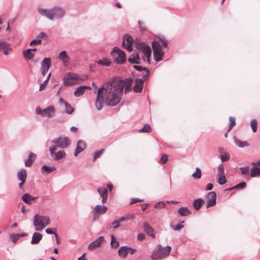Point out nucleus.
<instances>
[{
  "instance_id": "obj_1",
  "label": "nucleus",
  "mask_w": 260,
  "mask_h": 260,
  "mask_svg": "<svg viewBox=\"0 0 260 260\" xmlns=\"http://www.w3.org/2000/svg\"><path fill=\"white\" fill-rule=\"evenodd\" d=\"M133 81L132 78H128L125 80H121L109 87V89L107 90L109 94L106 98L108 104L111 107L117 105L121 99L124 85H131Z\"/></svg>"
},
{
  "instance_id": "obj_2",
  "label": "nucleus",
  "mask_w": 260,
  "mask_h": 260,
  "mask_svg": "<svg viewBox=\"0 0 260 260\" xmlns=\"http://www.w3.org/2000/svg\"><path fill=\"white\" fill-rule=\"evenodd\" d=\"M37 10L40 15L52 21L61 19L65 15L64 10L60 7H55L50 9L39 8Z\"/></svg>"
},
{
  "instance_id": "obj_3",
  "label": "nucleus",
  "mask_w": 260,
  "mask_h": 260,
  "mask_svg": "<svg viewBox=\"0 0 260 260\" xmlns=\"http://www.w3.org/2000/svg\"><path fill=\"white\" fill-rule=\"evenodd\" d=\"M50 223V219L48 216L36 214L33 219V225L37 231H41Z\"/></svg>"
},
{
  "instance_id": "obj_4",
  "label": "nucleus",
  "mask_w": 260,
  "mask_h": 260,
  "mask_svg": "<svg viewBox=\"0 0 260 260\" xmlns=\"http://www.w3.org/2000/svg\"><path fill=\"white\" fill-rule=\"evenodd\" d=\"M171 247L167 246L163 248L161 245L158 244L154 249L151 258L152 260H159L168 256L171 252Z\"/></svg>"
},
{
  "instance_id": "obj_5",
  "label": "nucleus",
  "mask_w": 260,
  "mask_h": 260,
  "mask_svg": "<svg viewBox=\"0 0 260 260\" xmlns=\"http://www.w3.org/2000/svg\"><path fill=\"white\" fill-rule=\"evenodd\" d=\"M108 89H109V87L105 88L103 86L98 89V94L95 103V105L98 110H101L103 108L104 100L106 105L111 106L108 104L106 99L107 95L108 94L107 92Z\"/></svg>"
},
{
  "instance_id": "obj_6",
  "label": "nucleus",
  "mask_w": 260,
  "mask_h": 260,
  "mask_svg": "<svg viewBox=\"0 0 260 260\" xmlns=\"http://www.w3.org/2000/svg\"><path fill=\"white\" fill-rule=\"evenodd\" d=\"M53 145L51 146H55L56 148L61 149L67 148L71 144L69 138L64 136H60L51 141Z\"/></svg>"
},
{
  "instance_id": "obj_7",
  "label": "nucleus",
  "mask_w": 260,
  "mask_h": 260,
  "mask_svg": "<svg viewBox=\"0 0 260 260\" xmlns=\"http://www.w3.org/2000/svg\"><path fill=\"white\" fill-rule=\"evenodd\" d=\"M111 55L114 61L117 64H123L125 62L126 55L125 53L118 47H115L111 51Z\"/></svg>"
},
{
  "instance_id": "obj_8",
  "label": "nucleus",
  "mask_w": 260,
  "mask_h": 260,
  "mask_svg": "<svg viewBox=\"0 0 260 260\" xmlns=\"http://www.w3.org/2000/svg\"><path fill=\"white\" fill-rule=\"evenodd\" d=\"M80 79V75L75 73H68L63 77V84L66 86H71Z\"/></svg>"
},
{
  "instance_id": "obj_9",
  "label": "nucleus",
  "mask_w": 260,
  "mask_h": 260,
  "mask_svg": "<svg viewBox=\"0 0 260 260\" xmlns=\"http://www.w3.org/2000/svg\"><path fill=\"white\" fill-rule=\"evenodd\" d=\"M55 108L53 106L50 105L47 108L42 109L40 107H37L36 109V112L38 115H41L42 116L51 118L53 116L55 113Z\"/></svg>"
},
{
  "instance_id": "obj_10",
  "label": "nucleus",
  "mask_w": 260,
  "mask_h": 260,
  "mask_svg": "<svg viewBox=\"0 0 260 260\" xmlns=\"http://www.w3.org/2000/svg\"><path fill=\"white\" fill-rule=\"evenodd\" d=\"M56 149L55 146H50L49 148L50 156L53 160H59L66 157L67 154L64 150H59L56 152Z\"/></svg>"
},
{
  "instance_id": "obj_11",
  "label": "nucleus",
  "mask_w": 260,
  "mask_h": 260,
  "mask_svg": "<svg viewBox=\"0 0 260 260\" xmlns=\"http://www.w3.org/2000/svg\"><path fill=\"white\" fill-rule=\"evenodd\" d=\"M27 172L24 169H21L17 173V178L21 182L19 183L18 186L20 189H22L27 178Z\"/></svg>"
},
{
  "instance_id": "obj_12",
  "label": "nucleus",
  "mask_w": 260,
  "mask_h": 260,
  "mask_svg": "<svg viewBox=\"0 0 260 260\" xmlns=\"http://www.w3.org/2000/svg\"><path fill=\"white\" fill-rule=\"evenodd\" d=\"M133 39L130 35H125L123 37L122 46H123L128 52H131L133 50Z\"/></svg>"
},
{
  "instance_id": "obj_13",
  "label": "nucleus",
  "mask_w": 260,
  "mask_h": 260,
  "mask_svg": "<svg viewBox=\"0 0 260 260\" xmlns=\"http://www.w3.org/2000/svg\"><path fill=\"white\" fill-rule=\"evenodd\" d=\"M207 208L214 206L216 203V194L214 191H210L207 194Z\"/></svg>"
},
{
  "instance_id": "obj_14",
  "label": "nucleus",
  "mask_w": 260,
  "mask_h": 260,
  "mask_svg": "<svg viewBox=\"0 0 260 260\" xmlns=\"http://www.w3.org/2000/svg\"><path fill=\"white\" fill-rule=\"evenodd\" d=\"M11 51L12 48L10 44L3 40L0 42V52H2L4 55H7Z\"/></svg>"
},
{
  "instance_id": "obj_15",
  "label": "nucleus",
  "mask_w": 260,
  "mask_h": 260,
  "mask_svg": "<svg viewBox=\"0 0 260 260\" xmlns=\"http://www.w3.org/2000/svg\"><path fill=\"white\" fill-rule=\"evenodd\" d=\"M146 80L143 77L141 79L136 78L135 80V84L133 87L134 91L137 93L141 92L143 87L144 82Z\"/></svg>"
},
{
  "instance_id": "obj_16",
  "label": "nucleus",
  "mask_w": 260,
  "mask_h": 260,
  "mask_svg": "<svg viewBox=\"0 0 260 260\" xmlns=\"http://www.w3.org/2000/svg\"><path fill=\"white\" fill-rule=\"evenodd\" d=\"M136 48L140 49L144 53V55L151 54V49L150 46L146 45L144 43H140L136 44Z\"/></svg>"
},
{
  "instance_id": "obj_17",
  "label": "nucleus",
  "mask_w": 260,
  "mask_h": 260,
  "mask_svg": "<svg viewBox=\"0 0 260 260\" xmlns=\"http://www.w3.org/2000/svg\"><path fill=\"white\" fill-rule=\"evenodd\" d=\"M105 241V238L103 236L99 237L97 239L90 243L88 247V249L92 250L94 248L100 247L101 243Z\"/></svg>"
},
{
  "instance_id": "obj_18",
  "label": "nucleus",
  "mask_w": 260,
  "mask_h": 260,
  "mask_svg": "<svg viewBox=\"0 0 260 260\" xmlns=\"http://www.w3.org/2000/svg\"><path fill=\"white\" fill-rule=\"evenodd\" d=\"M86 143L83 140H79L75 149L74 155L77 156L79 153L82 152L86 148Z\"/></svg>"
},
{
  "instance_id": "obj_19",
  "label": "nucleus",
  "mask_w": 260,
  "mask_h": 260,
  "mask_svg": "<svg viewBox=\"0 0 260 260\" xmlns=\"http://www.w3.org/2000/svg\"><path fill=\"white\" fill-rule=\"evenodd\" d=\"M128 61L132 64H139L141 63V58L138 53L134 52L128 57Z\"/></svg>"
},
{
  "instance_id": "obj_20",
  "label": "nucleus",
  "mask_w": 260,
  "mask_h": 260,
  "mask_svg": "<svg viewBox=\"0 0 260 260\" xmlns=\"http://www.w3.org/2000/svg\"><path fill=\"white\" fill-rule=\"evenodd\" d=\"M153 51L154 59L155 61L158 62L162 59V57L165 54V52L162 49L154 50Z\"/></svg>"
},
{
  "instance_id": "obj_21",
  "label": "nucleus",
  "mask_w": 260,
  "mask_h": 260,
  "mask_svg": "<svg viewBox=\"0 0 260 260\" xmlns=\"http://www.w3.org/2000/svg\"><path fill=\"white\" fill-rule=\"evenodd\" d=\"M87 89H91V87L86 85H82L77 88L74 92V95L76 97H79L84 94L85 90Z\"/></svg>"
},
{
  "instance_id": "obj_22",
  "label": "nucleus",
  "mask_w": 260,
  "mask_h": 260,
  "mask_svg": "<svg viewBox=\"0 0 260 260\" xmlns=\"http://www.w3.org/2000/svg\"><path fill=\"white\" fill-rule=\"evenodd\" d=\"M108 208L107 206L104 205H97L94 207L93 209V211L95 213H98L99 215L105 214Z\"/></svg>"
},
{
  "instance_id": "obj_23",
  "label": "nucleus",
  "mask_w": 260,
  "mask_h": 260,
  "mask_svg": "<svg viewBox=\"0 0 260 260\" xmlns=\"http://www.w3.org/2000/svg\"><path fill=\"white\" fill-rule=\"evenodd\" d=\"M144 231L150 237L154 238L155 237L154 229L147 223L143 224Z\"/></svg>"
},
{
  "instance_id": "obj_24",
  "label": "nucleus",
  "mask_w": 260,
  "mask_h": 260,
  "mask_svg": "<svg viewBox=\"0 0 260 260\" xmlns=\"http://www.w3.org/2000/svg\"><path fill=\"white\" fill-rule=\"evenodd\" d=\"M59 103L63 104L66 107V112L68 114H72L74 111V108L71 106V104L68 103L63 99L60 98L59 99Z\"/></svg>"
},
{
  "instance_id": "obj_25",
  "label": "nucleus",
  "mask_w": 260,
  "mask_h": 260,
  "mask_svg": "<svg viewBox=\"0 0 260 260\" xmlns=\"http://www.w3.org/2000/svg\"><path fill=\"white\" fill-rule=\"evenodd\" d=\"M133 68L136 70L138 71L141 72V71H145L146 73L145 74H143L142 76V77L144 78V80H147L149 77V75L150 74L149 70L144 67H142L141 66L134 65L133 66Z\"/></svg>"
},
{
  "instance_id": "obj_26",
  "label": "nucleus",
  "mask_w": 260,
  "mask_h": 260,
  "mask_svg": "<svg viewBox=\"0 0 260 260\" xmlns=\"http://www.w3.org/2000/svg\"><path fill=\"white\" fill-rule=\"evenodd\" d=\"M58 58L61 60L64 65L68 64L70 61V57L67 54L66 51H62L59 54Z\"/></svg>"
},
{
  "instance_id": "obj_27",
  "label": "nucleus",
  "mask_w": 260,
  "mask_h": 260,
  "mask_svg": "<svg viewBox=\"0 0 260 260\" xmlns=\"http://www.w3.org/2000/svg\"><path fill=\"white\" fill-rule=\"evenodd\" d=\"M38 199L37 197H32L28 193H25L22 197V201L26 204H30L31 201H35Z\"/></svg>"
},
{
  "instance_id": "obj_28",
  "label": "nucleus",
  "mask_w": 260,
  "mask_h": 260,
  "mask_svg": "<svg viewBox=\"0 0 260 260\" xmlns=\"http://www.w3.org/2000/svg\"><path fill=\"white\" fill-rule=\"evenodd\" d=\"M42 239V235L40 233L35 232L33 234L31 241V244H38Z\"/></svg>"
},
{
  "instance_id": "obj_29",
  "label": "nucleus",
  "mask_w": 260,
  "mask_h": 260,
  "mask_svg": "<svg viewBox=\"0 0 260 260\" xmlns=\"http://www.w3.org/2000/svg\"><path fill=\"white\" fill-rule=\"evenodd\" d=\"M56 170L55 166H48L44 165L42 167L41 172L44 174H49Z\"/></svg>"
},
{
  "instance_id": "obj_30",
  "label": "nucleus",
  "mask_w": 260,
  "mask_h": 260,
  "mask_svg": "<svg viewBox=\"0 0 260 260\" xmlns=\"http://www.w3.org/2000/svg\"><path fill=\"white\" fill-rule=\"evenodd\" d=\"M204 203V200L202 198H199L193 202V207L196 210H199L203 204Z\"/></svg>"
},
{
  "instance_id": "obj_31",
  "label": "nucleus",
  "mask_w": 260,
  "mask_h": 260,
  "mask_svg": "<svg viewBox=\"0 0 260 260\" xmlns=\"http://www.w3.org/2000/svg\"><path fill=\"white\" fill-rule=\"evenodd\" d=\"M36 154L34 153H30L28 158L25 161V166L26 167H29L31 166L32 162L35 160Z\"/></svg>"
},
{
  "instance_id": "obj_32",
  "label": "nucleus",
  "mask_w": 260,
  "mask_h": 260,
  "mask_svg": "<svg viewBox=\"0 0 260 260\" xmlns=\"http://www.w3.org/2000/svg\"><path fill=\"white\" fill-rule=\"evenodd\" d=\"M51 66V59L49 57H45L41 62V68L50 69Z\"/></svg>"
},
{
  "instance_id": "obj_33",
  "label": "nucleus",
  "mask_w": 260,
  "mask_h": 260,
  "mask_svg": "<svg viewBox=\"0 0 260 260\" xmlns=\"http://www.w3.org/2000/svg\"><path fill=\"white\" fill-rule=\"evenodd\" d=\"M179 214L182 216H187L191 213V211L187 207H182L178 209Z\"/></svg>"
},
{
  "instance_id": "obj_34",
  "label": "nucleus",
  "mask_w": 260,
  "mask_h": 260,
  "mask_svg": "<svg viewBox=\"0 0 260 260\" xmlns=\"http://www.w3.org/2000/svg\"><path fill=\"white\" fill-rule=\"evenodd\" d=\"M118 254L120 257L125 258L128 254L127 246H123L121 247L118 251Z\"/></svg>"
},
{
  "instance_id": "obj_35",
  "label": "nucleus",
  "mask_w": 260,
  "mask_h": 260,
  "mask_svg": "<svg viewBox=\"0 0 260 260\" xmlns=\"http://www.w3.org/2000/svg\"><path fill=\"white\" fill-rule=\"evenodd\" d=\"M23 55L26 59L30 60L34 57L35 54L31 52V49L29 48L23 52Z\"/></svg>"
},
{
  "instance_id": "obj_36",
  "label": "nucleus",
  "mask_w": 260,
  "mask_h": 260,
  "mask_svg": "<svg viewBox=\"0 0 260 260\" xmlns=\"http://www.w3.org/2000/svg\"><path fill=\"white\" fill-rule=\"evenodd\" d=\"M250 176L252 177L260 176V168L255 166L252 167L250 170Z\"/></svg>"
},
{
  "instance_id": "obj_37",
  "label": "nucleus",
  "mask_w": 260,
  "mask_h": 260,
  "mask_svg": "<svg viewBox=\"0 0 260 260\" xmlns=\"http://www.w3.org/2000/svg\"><path fill=\"white\" fill-rule=\"evenodd\" d=\"M234 142L235 144L240 148H244L249 145L246 141H241L237 138H235Z\"/></svg>"
},
{
  "instance_id": "obj_38",
  "label": "nucleus",
  "mask_w": 260,
  "mask_h": 260,
  "mask_svg": "<svg viewBox=\"0 0 260 260\" xmlns=\"http://www.w3.org/2000/svg\"><path fill=\"white\" fill-rule=\"evenodd\" d=\"M98 64L104 67H108L111 64V62L107 58H103L97 61Z\"/></svg>"
},
{
  "instance_id": "obj_39",
  "label": "nucleus",
  "mask_w": 260,
  "mask_h": 260,
  "mask_svg": "<svg viewBox=\"0 0 260 260\" xmlns=\"http://www.w3.org/2000/svg\"><path fill=\"white\" fill-rule=\"evenodd\" d=\"M97 191L100 194L101 197H108V191L107 188H98Z\"/></svg>"
},
{
  "instance_id": "obj_40",
  "label": "nucleus",
  "mask_w": 260,
  "mask_h": 260,
  "mask_svg": "<svg viewBox=\"0 0 260 260\" xmlns=\"http://www.w3.org/2000/svg\"><path fill=\"white\" fill-rule=\"evenodd\" d=\"M202 176V172L200 168L199 167L196 168V172L191 175V177L194 179H200Z\"/></svg>"
},
{
  "instance_id": "obj_41",
  "label": "nucleus",
  "mask_w": 260,
  "mask_h": 260,
  "mask_svg": "<svg viewBox=\"0 0 260 260\" xmlns=\"http://www.w3.org/2000/svg\"><path fill=\"white\" fill-rule=\"evenodd\" d=\"M151 131V127L148 124H145L143 127L139 130L140 133H149Z\"/></svg>"
},
{
  "instance_id": "obj_42",
  "label": "nucleus",
  "mask_w": 260,
  "mask_h": 260,
  "mask_svg": "<svg viewBox=\"0 0 260 260\" xmlns=\"http://www.w3.org/2000/svg\"><path fill=\"white\" fill-rule=\"evenodd\" d=\"M111 245L113 248H117L119 246V242L114 237V236L112 235L111 236Z\"/></svg>"
},
{
  "instance_id": "obj_43",
  "label": "nucleus",
  "mask_w": 260,
  "mask_h": 260,
  "mask_svg": "<svg viewBox=\"0 0 260 260\" xmlns=\"http://www.w3.org/2000/svg\"><path fill=\"white\" fill-rule=\"evenodd\" d=\"M226 182V178L224 175L218 176L217 178V183L220 185H223Z\"/></svg>"
},
{
  "instance_id": "obj_44",
  "label": "nucleus",
  "mask_w": 260,
  "mask_h": 260,
  "mask_svg": "<svg viewBox=\"0 0 260 260\" xmlns=\"http://www.w3.org/2000/svg\"><path fill=\"white\" fill-rule=\"evenodd\" d=\"M104 151H105V149H102L96 152H95V153L94 154V155H93V160L94 161L98 158L100 157Z\"/></svg>"
},
{
  "instance_id": "obj_45",
  "label": "nucleus",
  "mask_w": 260,
  "mask_h": 260,
  "mask_svg": "<svg viewBox=\"0 0 260 260\" xmlns=\"http://www.w3.org/2000/svg\"><path fill=\"white\" fill-rule=\"evenodd\" d=\"M152 47L153 49V51L154 50L161 49L160 43L158 41H153L152 42Z\"/></svg>"
},
{
  "instance_id": "obj_46",
  "label": "nucleus",
  "mask_w": 260,
  "mask_h": 260,
  "mask_svg": "<svg viewBox=\"0 0 260 260\" xmlns=\"http://www.w3.org/2000/svg\"><path fill=\"white\" fill-rule=\"evenodd\" d=\"M119 224H120V223H119L117 219H116V220H114L111 223H110L109 226L108 227V229H111V228L117 229V228H118L119 226Z\"/></svg>"
},
{
  "instance_id": "obj_47",
  "label": "nucleus",
  "mask_w": 260,
  "mask_h": 260,
  "mask_svg": "<svg viewBox=\"0 0 260 260\" xmlns=\"http://www.w3.org/2000/svg\"><path fill=\"white\" fill-rule=\"evenodd\" d=\"M160 45H162L164 47L166 48L168 45V41L164 37L159 38V41Z\"/></svg>"
},
{
  "instance_id": "obj_48",
  "label": "nucleus",
  "mask_w": 260,
  "mask_h": 260,
  "mask_svg": "<svg viewBox=\"0 0 260 260\" xmlns=\"http://www.w3.org/2000/svg\"><path fill=\"white\" fill-rule=\"evenodd\" d=\"M229 121H230V125H229V129L228 131V132L230 131L232 129V128H233V127L234 126H235V125L236 124L235 119L234 117H230Z\"/></svg>"
},
{
  "instance_id": "obj_49",
  "label": "nucleus",
  "mask_w": 260,
  "mask_h": 260,
  "mask_svg": "<svg viewBox=\"0 0 260 260\" xmlns=\"http://www.w3.org/2000/svg\"><path fill=\"white\" fill-rule=\"evenodd\" d=\"M224 166L221 164H220L218 167V173L217 175L220 176V175H223L224 174Z\"/></svg>"
},
{
  "instance_id": "obj_50",
  "label": "nucleus",
  "mask_w": 260,
  "mask_h": 260,
  "mask_svg": "<svg viewBox=\"0 0 260 260\" xmlns=\"http://www.w3.org/2000/svg\"><path fill=\"white\" fill-rule=\"evenodd\" d=\"M250 126L254 132L257 131V121L255 119H252L250 122Z\"/></svg>"
},
{
  "instance_id": "obj_51",
  "label": "nucleus",
  "mask_w": 260,
  "mask_h": 260,
  "mask_svg": "<svg viewBox=\"0 0 260 260\" xmlns=\"http://www.w3.org/2000/svg\"><path fill=\"white\" fill-rule=\"evenodd\" d=\"M10 238L13 243H16L20 238V235H18V234H11L10 235Z\"/></svg>"
},
{
  "instance_id": "obj_52",
  "label": "nucleus",
  "mask_w": 260,
  "mask_h": 260,
  "mask_svg": "<svg viewBox=\"0 0 260 260\" xmlns=\"http://www.w3.org/2000/svg\"><path fill=\"white\" fill-rule=\"evenodd\" d=\"M230 155L227 152H225L223 154H221L220 159L222 162L225 161L230 159Z\"/></svg>"
},
{
  "instance_id": "obj_53",
  "label": "nucleus",
  "mask_w": 260,
  "mask_h": 260,
  "mask_svg": "<svg viewBox=\"0 0 260 260\" xmlns=\"http://www.w3.org/2000/svg\"><path fill=\"white\" fill-rule=\"evenodd\" d=\"M166 206V203L163 201L158 202L155 204L154 207L155 208H162Z\"/></svg>"
},
{
  "instance_id": "obj_54",
  "label": "nucleus",
  "mask_w": 260,
  "mask_h": 260,
  "mask_svg": "<svg viewBox=\"0 0 260 260\" xmlns=\"http://www.w3.org/2000/svg\"><path fill=\"white\" fill-rule=\"evenodd\" d=\"M168 160V156L166 154H164L161 156L159 160V163L160 164H165Z\"/></svg>"
},
{
  "instance_id": "obj_55",
  "label": "nucleus",
  "mask_w": 260,
  "mask_h": 260,
  "mask_svg": "<svg viewBox=\"0 0 260 260\" xmlns=\"http://www.w3.org/2000/svg\"><path fill=\"white\" fill-rule=\"evenodd\" d=\"M246 183L245 182H242L234 186V187L237 189H242L246 187Z\"/></svg>"
},
{
  "instance_id": "obj_56",
  "label": "nucleus",
  "mask_w": 260,
  "mask_h": 260,
  "mask_svg": "<svg viewBox=\"0 0 260 260\" xmlns=\"http://www.w3.org/2000/svg\"><path fill=\"white\" fill-rule=\"evenodd\" d=\"M240 169L242 175H246L249 172V168L248 167H241Z\"/></svg>"
},
{
  "instance_id": "obj_57",
  "label": "nucleus",
  "mask_w": 260,
  "mask_h": 260,
  "mask_svg": "<svg viewBox=\"0 0 260 260\" xmlns=\"http://www.w3.org/2000/svg\"><path fill=\"white\" fill-rule=\"evenodd\" d=\"M172 229L175 231H179L184 227V225L181 224H177L176 225H172Z\"/></svg>"
},
{
  "instance_id": "obj_58",
  "label": "nucleus",
  "mask_w": 260,
  "mask_h": 260,
  "mask_svg": "<svg viewBox=\"0 0 260 260\" xmlns=\"http://www.w3.org/2000/svg\"><path fill=\"white\" fill-rule=\"evenodd\" d=\"M42 41H41V39H35V40H33L32 41H31L30 43V46H33V45H37V44H40L41 43Z\"/></svg>"
},
{
  "instance_id": "obj_59",
  "label": "nucleus",
  "mask_w": 260,
  "mask_h": 260,
  "mask_svg": "<svg viewBox=\"0 0 260 260\" xmlns=\"http://www.w3.org/2000/svg\"><path fill=\"white\" fill-rule=\"evenodd\" d=\"M143 201H144V200H143V199H140L138 198H132L129 204L131 205V204H134V203H136L137 202H143Z\"/></svg>"
},
{
  "instance_id": "obj_60",
  "label": "nucleus",
  "mask_w": 260,
  "mask_h": 260,
  "mask_svg": "<svg viewBox=\"0 0 260 260\" xmlns=\"http://www.w3.org/2000/svg\"><path fill=\"white\" fill-rule=\"evenodd\" d=\"M37 38L39 39L46 38H47V35L44 32H41L37 35Z\"/></svg>"
},
{
  "instance_id": "obj_61",
  "label": "nucleus",
  "mask_w": 260,
  "mask_h": 260,
  "mask_svg": "<svg viewBox=\"0 0 260 260\" xmlns=\"http://www.w3.org/2000/svg\"><path fill=\"white\" fill-rule=\"evenodd\" d=\"M137 238H138V240H139V241H143L145 239V236L144 234L143 233H140L138 234V236H137Z\"/></svg>"
},
{
  "instance_id": "obj_62",
  "label": "nucleus",
  "mask_w": 260,
  "mask_h": 260,
  "mask_svg": "<svg viewBox=\"0 0 260 260\" xmlns=\"http://www.w3.org/2000/svg\"><path fill=\"white\" fill-rule=\"evenodd\" d=\"M136 251V249L132 248L130 247L127 246V253H129L131 254H134Z\"/></svg>"
},
{
  "instance_id": "obj_63",
  "label": "nucleus",
  "mask_w": 260,
  "mask_h": 260,
  "mask_svg": "<svg viewBox=\"0 0 260 260\" xmlns=\"http://www.w3.org/2000/svg\"><path fill=\"white\" fill-rule=\"evenodd\" d=\"M124 87L125 93H128L131 90V85H125Z\"/></svg>"
},
{
  "instance_id": "obj_64",
  "label": "nucleus",
  "mask_w": 260,
  "mask_h": 260,
  "mask_svg": "<svg viewBox=\"0 0 260 260\" xmlns=\"http://www.w3.org/2000/svg\"><path fill=\"white\" fill-rule=\"evenodd\" d=\"M213 187V185L212 183H208L206 187V190H211Z\"/></svg>"
}]
</instances>
